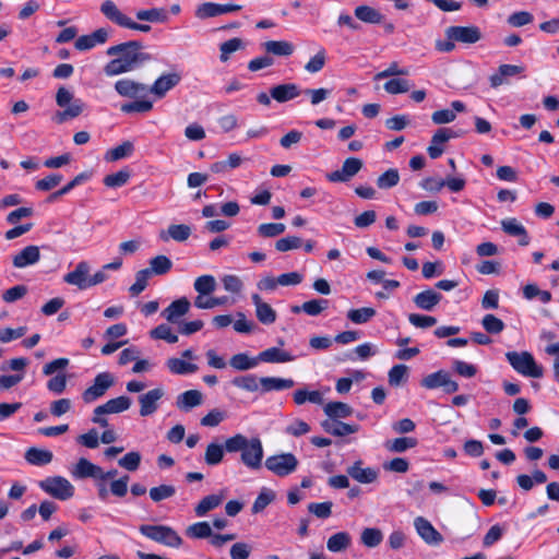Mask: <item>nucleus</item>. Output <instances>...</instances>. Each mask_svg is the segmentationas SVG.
Masks as SVG:
<instances>
[{
    "label": "nucleus",
    "instance_id": "1",
    "mask_svg": "<svg viewBox=\"0 0 559 559\" xmlns=\"http://www.w3.org/2000/svg\"><path fill=\"white\" fill-rule=\"evenodd\" d=\"M108 56H117L105 67L107 76H116L131 72L152 60V56L143 51V44L139 40H130L111 46L107 49Z\"/></svg>",
    "mask_w": 559,
    "mask_h": 559
},
{
    "label": "nucleus",
    "instance_id": "2",
    "mask_svg": "<svg viewBox=\"0 0 559 559\" xmlns=\"http://www.w3.org/2000/svg\"><path fill=\"white\" fill-rule=\"evenodd\" d=\"M225 449L227 452H241V462L251 469H258L261 467L263 449L260 439L247 437L238 433L230 437L225 442Z\"/></svg>",
    "mask_w": 559,
    "mask_h": 559
},
{
    "label": "nucleus",
    "instance_id": "3",
    "mask_svg": "<svg viewBox=\"0 0 559 559\" xmlns=\"http://www.w3.org/2000/svg\"><path fill=\"white\" fill-rule=\"evenodd\" d=\"M56 104L63 108V110L57 111L52 118L58 124L79 117L85 109V103L80 98H75L74 94L66 86L58 88Z\"/></svg>",
    "mask_w": 559,
    "mask_h": 559
},
{
    "label": "nucleus",
    "instance_id": "4",
    "mask_svg": "<svg viewBox=\"0 0 559 559\" xmlns=\"http://www.w3.org/2000/svg\"><path fill=\"white\" fill-rule=\"evenodd\" d=\"M139 531L143 536L167 547L179 548L182 545V538L179 534L167 525L145 524L141 525Z\"/></svg>",
    "mask_w": 559,
    "mask_h": 559
},
{
    "label": "nucleus",
    "instance_id": "5",
    "mask_svg": "<svg viewBox=\"0 0 559 559\" xmlns=\"http://www.w3.org/2000/svg\"><path fill=\"white\" fill-rule=\"evenodd\" d=\"M506 358L512 368L525 377L540 378L543 377V368L538 366L528 352H508Z\"/></svg>",
    "mask_w": 559,
    "mask_h": 559
},
{
    "label": "nucleus",
    "instance_id": "6",
    "mask_svg": "<svg viewBox=\"0 0 559 559\" xmlns=\"http://www.w3.org/2000/svg\"><path fill=\"white\" fill-rule=\"evenodd\" d=\"M132 404V401L129 396L121 395L111 400H108L106 403L98 405L94 412L92 421L94 424L99 425L103 428L108 427L109 423L105 415L109 414H119L124 411H128Z\"/></svg>",
    "mask_w": 559,
    "mask_h": 559
},
{
    "label": "nucleus",
    "instance_id": "7",
    "mask_svg": "<svg viewBox=\"0 0 559 559\" xmlns=\"http://www.w3.org/2000/svg\"><path fill=\"white\" fill-rule=\"evenodd\" d=\"M39 487L46 493L59 500H68L74 495L73 485L61 476L47 477L39 481Z\"/></svg>",
    "mask_w": 559,
    "mask_h": 559
},
{
    "label": "nucleus",
    "instance_id": "8",
    "mask_svg": "<svg viewBox=\"0 0 559 559\" xmlns=\"http://www.w3.org/2000/svg\"><path fill=\"white\" fill-rule=\"evenodd\" d=\"M114 383L115 378L110 372L106 371L98 373L95 377L93 384L82 393V400L87 404L95 402L96 400L104 396L107 390L114 385Z\"/></svg>",
    "mask_w": 559,
    "mask_h": 559
},
{
    "label": "nucleus",
    "instance_id": "9",
    "mask_svg": "<svg viewBox=\"0 0 559 559\" xmlns=\"http://www.w3.org/2000/svg\"><path fill=\"white\" fill-rule=\"evenodd\" d=\"M181 74L179 72L164 73L158 76L150 87V92L158 99L166 96V94L176 87L181 82Z\"/></svg>",
    "mask_w": 559,
    "mask_h": 559
},
{
    "label": "nucleus",
    "instance_id": "10",
    "mask_svg": "<svg viewBox=\"0 0 559 559\" xmlns=\"http://www.w3.org/2000/svg\"><path fill=\"white\" fill-rule=\"evenodd\" d=\"M165 392L163 388H155L141 394L138 397L140 404V415L147 417L158 409V402L163 399Z\"/></svg>",
    "mask_w": 559,
    "mask_h": 559
},
{
    "label": "nucleus",
    "instance_id": "11",
    "mask_svg": "<svg viewBox=\"0 0 559 559\" xmlns=\"http://www.w3.org/2000/svg\"><path fill=\"white\" fill-rule=\"evenodd\" d=\"M447 36L450 40L464 44H474L481 38L477 26H450L447 28Z\"/></svg>",
    "mask_w": 559,
    "mask_h": 559
},
{
    "label": "nucleus",
    "instance_id": "12",
    "mask_svg": "<svg viewBox=\"0 0 559 559\" xmlns=\"http://www.w3.org/2000/svg\"><path fill=\"white\" fill-rule=\"evenodd\" d=\"M414 526L421 539L431 546H438L443 542V536L423 516L414 520Z\"/></svg>",
    "mask_w": 559,
    "mask_h": 559
},
{
    "label": "nucleus",
    "instance_id": "13",
    "mask_svg": "<svg viewBox=\"0 0 559 559\" xmlns=\"http://www.w3.org/2000/svg\"><path fill=\"white\" fill-rule=\"evenodd\" d=\"M90 270V264L86 261H81L72 272L63 276V281L69 285L76 286L79 289H86L88 288Z\"/></svg>",
    "mask_w": 559,
    "mask_h": 559
},
{
    "label": "nucleus",
    "instance_id": "14",
    "mask_svg": "<svg viewBox=\"0 0 559 559\" xmlns=\"http://www.w3.org/2000/svg\"><path fill=\"white\" fill-rule=\"evenodd\" d=\"M102 14L111 23L127 28L130 17L126 15L112 0H105L99 8Z\"/></svg>",
    "mask_w": 559,
    "mask_h": 559
},
{
    "label": "nucleus",
    "instance_id": "15",
    "mask_svg": "<svg viewBox=\"0 0 559 559\" xmlns=\"http://www.w3.org/2000/svg\"><path fill=\"white\" fill-rule=\"evenodd\" d=\"M115 90L122 97L134 98L143 96L147 87L145 84L131 79H121L115 83Z\"/></svg>",
    "mask_w": 559,
    "mask_h": 559
},
{
    "label": "nucleus",
    "instance_id": "16",
    "mask_svg": "<svg viewBox=\"0 0 559 559\" xmlns=\"http://www.w3.org/2000/svg\"><path fill=\"white\" fill-rule=\"evenodd\" d=\"M190 306V301L186 297H181L165 308L162 311V316L169 323H178L179 319L189 312Z\"/></svg>",
    "mask_w": 559,
    "mask_h": 559
},
{
    "label": "nucleus",
    "instance_id": "17",
    "mask_svg": "<svg viewBox=\"0 0 559 559\" xmlns=\"http://www.w3.org/2000/svg\"><path fill=\"white\" fill-rule=\"evenodd\" d=\"M348 476L360 484H371L378 478V471L372 467H362L361 461H356L346 469Z\"/></svg>",
    "mask_w": 559,
    "mask_h": 559
},
{
    "label": "nucleus",
    "instance_id": "18",
    "mask_svg": "<svg viewBox=\"0 0 559 559\" xmlns=\"http://www.w3.org/2000/svg\"><path fill=\"white\" fill-rule=\"evenodd\" d=\"M524 68L515 64H501L498 71L489 76L490 86L493 88L508 83V78L521 74Z\"/></svg>",
    "mask_w": 559,
    "mask_h": 559
},
{
    "label": "nucleus",
    "instance_id": "19",
    "mask_svg": "<svg viewBox=\"0 0 559 559\" xmlns=\"http://www.w3.org/2000/svg\"><path fill=\"white\" fill-rule=\"evenodd\" d=\"M40 259L39 248L37 246H27L13 257L12 263L17 269H23L37 263Z\"/></svg>",
    "mask_w": 559,
    "mask_h": 559
},
{
    "label": "nucleus",
    "instance_id": "20",
    "mask_svg": "<svg viewBox=\"0 0 559 559\" xmlns=\"http://www.w3.org/2000/svg\"><path fill=\"white\" fill-rule=\"evenodd\" d=\"M71 475L76 479L94 478L97 480V476L100 475V467L87 459L81 457L71 469Z\"/></svg>",
    "mask_w": 559,
    "mask_h": 559
},
{
    "label": "nucleus",
    "instance_id": "21",
    "mask_svg": "<svg viewBox=\"0 0 559 559\" xmlns=\"http://www.w3.org/2000/svg\"><path fill=\"white\" fill-rule=\"evenodd\" d=\"M442 295L433 289H426L413 298L414 304L417 308L431 311L441 301Z\"/></svg>",
    "mask_w": 559,
    "mask_h": 559
},
{
    "label": "nucleus",
    "instance_id": "22",
    "mask_svg": "<svg viewBox=\"0 0 559 559\" xmlns=\"http://www.w3.org/2000/svg\"><path fill=\"white\" fill-rule=\"evenodd\" d=\"M502 230L514 237H520V246H527L530 243V236L525 227L516 218H507L501 222Z\"/></svg>",
    "mask_w": 559,
    "mask_h": 559
},
{
    "label": "nucleus",
    "instance_id": "23",
    "mask_svg": "<svg viewBox=\"0 0 559 559\" xmlns=\"http://www.w3.org/2000/svg\"><path fill=\"white\" fill-rule=\"evenodd\" d=\"M325 432L337 437H344L355 433L358 430L357 425H349L337 419H325L322 421Z\"/></svg>",
    "mask_w": 559,
    "mask_h": 559
},
{
    "label": "nucleus",
    "instance_id": "24",
    "mask_svg": "<svg viewBox=\"0 0 559 559\" xmlns=\"http://www.w3.org/2000/svg\"><path fill=\"white\" fill-rule=\"evenodd\" d=\"M191 235V228L188 225L179 224V225H170L167 230H162L159 233V238L163 241H168L170 238L182 242L187 240Z\"/></svg>",
    "mask_w": 559,
    "mask_h": 559
},
{
    "label": "nucleus",
    "instance_id": "25",
    "mask_svg": "<svg viewBox=\"0 0 559 559\" xmlns=\"http://www.w3.org/2000/svg\"><path fill=\"white\" fill-rule=\"evenodd\" d=\"M202 403V393L198 390H188L177 397L176 405L179 409L189 411Z\"/></svg>",
    "mask_w": 559,
    "mask_h": 559
},
{
    "label": "nucleus",
    "instance_id": "26",
    "mask_svg": "<svg viewBox=\"0 0 559 559\" xmlns=\"http://www.w3.org/2000/svg\"><path fill=\"white\" fill-rule=\"evenodd\" d=\"M53 454L49 450L29 448L25 453V460L36 466L47 465L52 461Z\"/></svg>",
    "mask_w": 559,
    "mask_h": 559
},
{
    "label": "nucleus",
    "instance_id": "27",
    "mask_svg": "<svg viewBox=\"0 0 559 559\" xmlns=\"http://www.w3.org/2000/svg\"><path fill=\"white\" fill-rule=\"evenodd\" d=\"M355 16L369 24L382 23L384 16L377 9L369 5H359L355 9Z\"/></svg>",
    "mask_w": 559,
    "mask_h": 559
},
{
    "label": "nucleus",
    "instance_id": "28",
    "mask_svg": "<svg viewBox=\"0 0 559 559\" xmlns=\"http://www.w3.org/2000/svg\"><path fill=\"white\" fill-rule=\"evenodd\" d=\"M148 263L150 267H147L146 270L151 275H165L173 267L171 260L163 254L152 258Z\"/></svg>",
    "mask_w": 559,
    "mask_h": 559
},
{
    "label": "nucleus",
    "instance_id": "29",
    "mask_svg": "<svg viewBox=\"0 0 559 559\" xmlns=\"http://www.w3.org/2000/svg\"><path fill=\"white\" fill-rule=\"evenodd\" d=\"M224 500V495H209L204 497L194 508L198 516H204L207 512L216 509Z\"/></svg>",
    "mask_w": 559,
    "mask_h": 559
},
{
    "label": "nucleus",
    "instance_id": "30",
    "mask_svg": "<svg viewBox=\"0 0 559 559\" xmlns=\"http://www.w3.org/2000/svg\"><path fill=\"white\" fill-rule=\"evenodd\" d=\"M135 16L140 21L152 23H165L168 21V14L163 8H153L148 10H139Z\"/></svg>",
    "mask_w": 559,
    "mask_h": 559
},
{
    "label": "nucleus",
    "instance_id": "31",
    "mask_svg": "<svg viewBox=\"0 0 559 559\" xmlns=\"http://www.w3.org/2000/svg\"><path fill=\"white\" fill-rule=\"evenodd\" d=\"M324 413L328 419L346 418L352 415L353 409L349 405L343 402H330L324 406Z\"/></svg>",
    "mask_w": 559,
    "mask_h": 559
},
{
    "label": "nucleus",
    "instance_id": "32",
    "mask_svg": "<svg viewBox=\"0 0 559 559\" xmlns=\"http://www.w3.org/2000/svg\"><path fill=\"white\" fill-rule=\"evenodd\" d=\"M418 441L413 437H400L393 440H389L385 443V448L390 452L394 453H403L409 449H413L417 445Z\"/></svg>",
    "mask_w": 559,
    "mask_h": 559
},
{
    "label": "nucleus",
    "instance_id": "33",
    "mask_svg": "<svg viewBox=\"0 0 559 559\" xmlns=\"http://www.w3.org/2000/svg\"><path fill=\"white\" fill-rule=\"evenodd\" d=\"M350 540L348 533L338 532L328 539L326 547L332 552H341L350 545Z\"/></svg>",
    "mask_w": 559,
    "mask_h": 559
},
{
    "label": "nucleus",
    "instance_id": "34",
    "mask_svg": "<svg viewBox=\"0 0 559 559\" xmlns=\"http://www.w3.org/2000/svg\"><path fill=\"white\" fill-rule=\"evenodd\" d=\"M167 367L174 374H189L198 370L197 365L187 362L181 358H169Z\"/></svg>",
    "mask_w": 559,
    "mask_h": 559
},
{
    "label": "nucleus",
    "instance_id": "35",
    "mask_svg": "<svg viewBox=\"0 0 559 559\" xmlns=\"http://www.w3.org/2000/svg\"><path fill=\"white\" fill-rule=\"evenodd\" d=\"M134 151L133 143L130 141H124L120 145L109 150L106 153V159L109 162H116L122 158L130 156Z\"/></svg>",
    "mask_w": 559,
    "mask_h": 559
},
{
    "label": "nucleus",
    "instance_id": "36",
    "mask_svg": "<svg viewBox=\"0 0 559 559\" xmlns=\"http://www.w3.org/2000/svg\"><path fill=\"white\" fill-rule=\"evenodd\" d=\"M193 287L199 296H209L215 290L216 281L212 275H202L194 281Z\"/></svg>",
    "mask_w": 559,
    "mask_h": 559
},
{
    "label": "nucleus",
    "instance_id": "37",
    "mask_svg": "<svg viewBox=\"0 0 559 559\" xmlns=\"http://www.w3.org/2000/svg\"><path fill=\"white\" fill-rule=\"evenodd\" d=\"M230 366L236 370H248L254 368L258 365L255 357H249L245 353L234 355L229 360Z\"/></svg>",
    "mask_w": 559,
    "mask_h": 559
},
{
    "label": "nucleus",
    "instance_id": "38",
    "mask_svg": "<svg viewBox=\"0 0 559 559\" xmlns=\"http://www.w3.org/2000/svg\"><path fill=\"white\" fill-rule=\"evenodd\" d=\"M448 374L449 373L444 370H439V371L432 372V373L426 376L421 380L420 384L423 388H426L428 390L443 388L444 382L448 378Z\"/></svg>",
    "mask_w": 559,
    "mask_h": 559
},
{
    "label": "nucleus",
    "instance_id": "39",
    "mask_svg": "<svg viewBox=\"0 0 559 559\" xmlns=\"http://www.w3.org/2000/svg\"><path fill=\"white\" fill-rule=\"evenodd\" d=\"M374 316H376V310L370 307L352 309L347 312V318L356 324L366 323Z\"/></svg>",
    "mask_w": 559,
    "mask_h": 559
},
{
    "label": "nucleus",
    "instance_id": "40",
    "mask_svg": "<svg viewBox=\"0 0 559 559\" xmlns=\"http://www.w3.org/2000/svg\"><path fill=\"white\" fill-rule=\"evenodd\" d=\"M361 543L369 548L377 547L383 539L382 532L379 528H365L360 536Z\"/></svg>",
    "mask_w": 559,
    "mask_h": 559
},
{
    "label": "nucleus",
    "instance_id": "41",
    "mask_svg": "<svg viewBox=\"0 0 559 559\" xmlns=\"http://www.w3.org/2000/svg\"><path fill=\"white\" fill-rule=\"evenodd\" d=\"M186 534L190 538H207L212 537V528L207 522H197L187 527Z\"/></svg>",
    "mask_w": 559,
    "mask_h": 559
},
{
    "label": "nucleus",
    "instance_id": "42",
    "mask_svg": "<svg viewBox=\"0 0 559 559\" xmlns=\"http://www.w3.org/2000/svg\"><path fill=\"white\" fill-rule=\"evenodd\" d=\"M150 335L154 340H163L169 344H175L178 342V335L173 333L170 326H168L167 324L157 325L150 332Z\"/></svg>",
    "mask_w": 559,
    "mask_h": 559
},
{
    "label": "nucleus",
    "instance_id": "43",
    "mask_svg": "<svg viewBox=\"0 0 559 559\" xmlns=\"http://www.w3.org/2000/svg\"><path fill=\"white\" fill-rule=\"evenodd\" d=\"M224 457V448L217 443H210L205 450L204 460L207 465L219 464Z\"/></svg>",
    "mask_w": 559,
    "mask_h": 559
},
{
    "label": "nucleus",
    "instance_id": "44",
    "mask_svg": "<svg viewBox=\"0 0 559 559\" xmlns=\"http://www.w3.org/2000/svg\"><path fill=\"white\" fill-rule=\"evenodd\" d=\"M176 488L173 485H159L150 489V498L154 502H160L163 500L174 497Z\"/></svg>",
    "mask_w": 559,
    "mask_h": 559
},
{
    "label": "nucleus",
    "instance_id": "45",
    "mask_svg": "<svg viewBox=\"0 0 559 559\" xmlns=\"http://www.w3.org/2000/svg\"><path fill=\"white\" fill-rule=\"evenodd\" d=\"M481 325L485 329V331L489 334H499L506 328V324L501 319L490 313L484 316L481 320Z\"/></svg>",
    "mask_w": 559,
    "mask_h": 559
},
{
    "label": "nucleus",
    "instance_id": "46",
    "mask_svg": "<svg viewBox=\"0 0 559 559\" xmlns=\"http://www.w3.org/2000/svg\"><path fill=\"white\" fill-rule=\"evenodd\" d=\"M400 181V175L397 169L390 168L377 179V186L380 189H390L395 187Z\"/></svg>",
    "mask_w": 559,
    "mask_h": 559
},
{
    "label": "nucleus",
    "instance_id": "47",
    "mask_svg": "<svg viewBox=\"0 0 559 559\" xmlns=\"http://www.w3.org/2000/svg\"><path fill=\"white\" fill-rule=\"evenodd\" d=\"M130 179V171L127 169L119 170L115 174L107 175L104 178V185L109 188H119L124 186Z\"/></svg>",
    "mask_w": 559,
    "mask_h": 559
},
{
    "label": "nucleus",
    "instance_id": "48",
    "mask_svg": "<svg viewBox=\"0 0 559 559\" xmlns=\"http://www.w3.org/2000/svg\"><path fill=\"white\" fill-rule=\"evenodd\" d=\"M152 275L148 273L146 269L140 270L135 274V282L129 288V292L132 296H138L141 294L147 286L148 278Z\"/></svg>",
    "mask_w": 559,
    "mask_h": 559
},
{
    "label": "nucleus",
    "instance_id": "49",
    "mask_svg": "<svg viewBox=\"0 0 559 559\" xmlns=\"http://www.w3.org/2000/svg\"><path fill=\"white\" fill-rule=\"evenodd\" d=\"M326 62V52L324 49H320L310 60L306 63L305 70L309 73L320 72Z\"/></svg>",
    "mask_w": 559,
    "mask_h": 559
},
{
    "label": "nucleus",
    "instance_id": "50",
    "mask_svg": "<svg viewBox=\"0 0 559 559\" xmlns=\"http://www.w3.org/2000/svg\"><path fill=\"white\" fill-rule=\"evenodd\" d=\"M329 306V300L326 299H312L306 301L301 305V309L308 316L314 317L319 316L323 310H325Z\"/></svg>",
    "mask_w": 559,
    "mask_h": 559
},
{
    "label": "nucleus",
    "instance_id": "51",
    "mask_svg": "<svg viewBox=\"0 0 559 559\" xmlns=\"http://www.w3.org/2000/svg\"><path fill=\"white\" fill-rule=\"evenodd\" d=\"M221 15L219 3L204 2L195 10V16L200 20Z\"/></svg>",
    "mask_w": 559,
    "mask_h": 559
},
{
    "label": "nucleus",
    "instance_id": "52",
    "mask_svg": "<svg viewBox=\"0 0 559 559\" xmlns=\"http://www.w3.org/2000/svg\"><path fill=\"white\" fill-rule=\"evenodd\" d=\"M276 495L272 490L263 489L257 497L252 506V512L259 513L263 511L274 499Z\"/></svg>",
    "mask_w": 559,
    "mask_h": 559
},
{
    "label": "nucleus",
    "instance_id": "53",
    "mask_svg": "<svg viewBox=\"0 0 559 559\" xmlns=\"http://www.w3.org/2000/svg\"><path fill=\"white\" fill-rule=\"evenodd\" d=\"M141 463V454L136 451H131L127 453L124 456L119 459L118 464L122 468L134 472L139 468Z\"/></svg>",
    "mask_w": 559,
    "mask_h": 559
},
{
    "label": "nucleus",
    "instance_id": "54",
    "mask_svg": "<svg viewBox=\"0 0 559 559\" xmlns=\"http://www.w3.org/2000/svg\"><path fill=\"white\" fill-rule=\"evenodd\" d=\"M153 108V103L151 100L141 99L132 103L123 104L121 106V111L126 114L132 112H148Z\"/></svg>",
    "mask_w": 559,
    "mask_h": 559
},
{
    "label": "nucleus",
    "instance_id": "55",
    "mask_svg": "<svg viewBox=\"0 0 559 559\" xmlns=\"http://www.w3.org/2000/svg\"><path fill=\"white\" fill-rule=\"evenodd\" d=\"M69 364L70 360L68 358H57L44 366L43 373L45 376H51L53 373H64V370L67 369Z\"/></svg>",
    "mask_w": 559,
    "mask_h": 559
},
{
    "label": "nucleus",
    "instance_id": "56",
    "mask_svg": "<svg viewBox=\"0 0 559 559\" xmlns=\"http://www.w3.org/2000/svg\"><path fill=\"white\" fill-rule=\"evenodd\" d=\"M408 368L405 365H395L389 371V383L397 386L407 378Z\"/></svg>",
    "mask_w": 559,
    "mask_h": 559
},
{
    "label": "nucleus",
    "instance_id": "57",
    "mask_svg": "<svg viewBox=\"0 0 559 559\" xmlns=\"http://www.w3.org/2000/svg\"><path fill=\"white\" fill-rule=\"evenodd\" d=\"M242 47V40L240 38H231L227 41H224L221 45V60L223 62L229 59V55L237 51Z\"/></svg>",
    "mask_w": 559,
    "mask_h": 559
},
{
    "label": "nucleus",
    "instance_id": "58",
    "mask_svg": "<svg viewBox=\"0 0 559 559\" xmlns=\"http://www.w3.org/2000/svg\"><path fill=\"white\" fill-rule=\"evenodd\" d=\"M227 301V297H210L197 296L194 299V306L199 309H212L217 306L224 305Z\"/></svg>",
    "mask_w": 559,
    "mask_h": 559
},
{
    "label": "nucleus",
    "instance_id": "59",
    "mask_svg": "<svg viewBox=\"0 0 559 559\" xmlns=\"http://www.w3.org/2000/svg\"><path fill=\"white\" fill-rule=\"evenodd\" d=\"M384 90L389 94H393V95L400 94V93H406L409 91V84H408L407 80L392 79V80H389L384 84Z\"/></svg>",
    "mask_w": 559,
    "mask_h": 559
},
{
    "label": "nucleus",
    "instance_id": "60",
    "mask_svg": "<svg viewBox=\"0 0 559 559\" xmlns=\"http://www.w3.org/2000/svg\"><path fill=\"white\" fill-rule=\"evenodd\" d=\"M332 502H312L308 506V511L314 514L319 519H326L331 515L332 512Z\"/></svg>",
    "mask_w": 559,
    "mask_h": 559
},
{
    "label": "nucleus",
    "instance_id": "61",
    "mask_svg": "<svg viewBox=\"0 0 559 559\" xmlns=\"http://www.w3.org/2000/svg\"><path fill=\"white\" fill-rule=\"evenodd\" d=\"M408 321L415 328L427 329L433 326L437 323V319L435 317L411 313L408 316Z\"/></svg>",
    "mask_w": 559,
    "mask_h": 559
},
{
    "label": "nucleus",
    "instance_id": "62",
    "mask_svg": "<svg viewBox=\"0 0 559 559\" xmlns=\"http://www.w3.org/2000/svg\"><path fill=\"white\" fill-rule=\"evenodd\" d=\"M67 381L66 373H58L47 382V389L55 394H61L67 388Z\"/></svg>",
    "mask_w": 559,
    "mask_h": 559
},
{
    "label": "nucleus",
    "instance_id": "63",
    "mask_svg": "<svg viewBox=\"0 0 559 559\" xmlns=\"http://www.w3.org/2000/svg\"><path fill=\"white\" fill-rule=\"evenodd\" d=\"M332 91L329 88H306L304 90V94L308 95L310 97L311 105L316 106L325 100L330 95Z\"/></svg>",
    "mask_w": 559,
    "mask_h": 559
},
{
    "label": "nucleus",
    "instance_id": "64",
    "mask_svg": "<svg viewBox=\"0 0 559 559\" xmlns=\"http://www.w3.org/2000/svg\"><path fill=\"white\" fill-rule=\"evenodd\" d=\"M62 181V176L58 174L49 175L40 180H38L35 185L36 189L39 191H49L56 188Z\"/></svg>",
    "mask_w": 559,
    "mask_h": 559
}]
</instances>
